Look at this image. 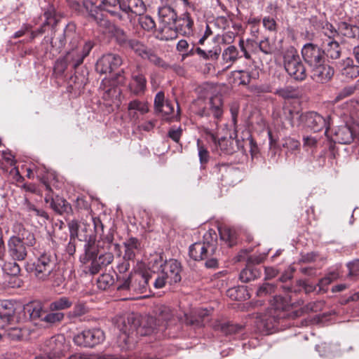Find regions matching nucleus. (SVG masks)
I'll return each instance as SVG.
<instances>
[{
	"label": "nucleus",
	"mask_w": 359,
	"mask_h": 359,
	"mask_svg": "<svg viewBox=\"0 0 359 359\" xmlns=\"http://www.w3.org/2000/svg\"><path fill=\"white\" fill-rule=\"evenodd\" d=\"M157 320L153 316H146L141 320L140 317L130 315L119 328L118 343L123 348H129L136 342L138 335L150 334L156 328Z\"/></svg>",
	"instance_id": "obj_1"
},
{
	"label": "nucleus",
	"mask_w": 359,
	"mask_h": 359,
	"mask_svg": "<svg viewBox=\"0 0 359 359\" xmlns=\"http://www.w3.org/2000/svg\"><path fill=\"white\" fill-rule=\"evenodd\" d=\"M189 256L196 261H205L208 269L218 267L217 235L210 229L203 236V242H197L189 247Z\"/></svg>",
	"instance_id": "obj_2"
},
{
	"label": "nucleus",
	"mask_w": 359,
	"mask_h": 359,
	"mask_svg": "<svg viewBox=\"0 0 359 359\" xmlns=\"http://www.w3.org/2000/svg\"><path fill=\"white\" fill-rule=\"evenodd\" d=\"M74 25L69 24L64 31V36L69 40L71 46L64 57L74 69L83 63L84 58L89 55L94 47V43L90 40L86 41L81 48L79 47L80 36L76 33Z\"/></svg>",
	"instance_id": "obj_3"
},
{
	"label": "nucleus",
	"mask_w": 359,
	"mask_h": 359,
	"mask_svg": "<svg viewBox=\"0 0 359 359\" xmlns=\"http://www.w3.org/2000/svg\"><path fill=\"white\" fill-rule=\"evenodd\" d=\"M83 5L89 16L96 22L100 32L104 34L115 36L120 44L127 46V41L130 39H127L125 32L105 18L102 8L91 1H84Z\"/></svg>",
	"instance_id": "obj_4"
},
{
	"label": "nucleus",
	"mask_w": 359,
	"mask_h": 359,
	"mask_svg": "<svg viewBox=\"0 0 359 359\" xmlns=\"http://www.w3.org/2000/svg\"><path fill=\"white\" fill-rule=\"evenodd\" d=\"M156 262L157 264L159 262L161 271L160 273H156L154 282L155 288H162L166 283L172 285L181 280V265L176 259H170L163 264V260L160 257L159 261Z\"/></svg>",
	"instance_id": "obj_5"
},
{
	"label": "nucleus",
	"mask_w": 359,
	"mask_h": 359,
	"mask_svg": "<svg viewBox=\"0 0 359 359\" xmlns=\"http://www.w3.org/2000/svg\"><path fill=\"white\" fill-rule=\"evenodd\" d=\"M283 65L285 71L294 79L304 81L306 78L305 65L294 47L290 46L284 51Z\"/></svg>",
	"instance_id": "obj_6"
},
{
	"label": "nucleus",
	"mask_w": 359,
	"mask_h": 359,
	"mask_svg": "<svg viewBox=\"0 0 359 359\" xmlns=\"http://www.w3.org/2000/svg\"><path fill=\"white\" fill-rule=\"evenodd\" d=\"M271 305L272 308L269 309L268 313L259 317L258 326L262 331L269 332L274 327L280 318V314L277 313L284 310L287 305V302L282 297L275 296L273 300L271 301Z\"/></svg>",
	"instance_id": "obj_7"
},
{
	"label": "nucleus",
	"mask_w": 359,
	"mask_h": 359,
	"mask_svg": "<svg viewBox=\"0 0 359 359\" xmlns=\"http://www.w3.org/2000/svg\"><path fill=\"white\" fill-rule=\"evenodd\" d=\"M117 11L130 22L135 20L137 16H141L147 11V6L143 0H118Z\"/></svg>",
	"instance_id": "obj_8"
},
{
	"label": "nucleus",
	"mask_w": 359,
	"mask_h": 359,
	"mask_svg": "<svg viewBox=\"0 0 359 359\" xmlns=\"http://www.w3.org/2000/svg\"><path fill=\"white\" fill-rule=\"evenodd\" d=\"M104 332L97 327L84 330L74 337V342L80 346L93 348L104 341Z\"/></svg>",
	"instance_id": "obj_9"
},
{
	"label": "nucleus",
	"mask_w": 359,
	"mask_h": 359,
	"mask_svg": "<svg viewBox=\"0 0 359 359\" xmlns=\"http://www.w3.org/2000/svg\"><path fill=\"white\" fill-rule=\"evenodd\" d=\"M33 266L32 272L34 276L44 281L50 279L55 268V263L50 255L44 253L34 262Z\"/></svg>",
	"instance_id": "obj_10"
},
{
	"label": "nucleus",
	"mask_w": 359,
	"mask_h": 359,
	"mask_svg": "<svg viewBox=\"0 0 359 359\" xmlns=\"http://www.w3.org/2000/svg\"><path fill=\"white\" fill-rule=\"evenodd\" d=\"M147 83V81L142 67L140 65H136L130 72V81L128 84L130 92L135 96H142L146 92Z\"/></svg>",
	"instance_id": "obj_11"
},
{
	"label": "nucleus",
	"mask_w": 359,
	"mask_h": 359,
	"mask_svg": "<svg viewBox=\"0 0 359 359\" xmlns=\"http://www.w3.org/2000/svg\"><path fill=\"white\" fill-rule=\"evenodd\" d=\"M201 106L197 111V114L200 116H210L212 115L215 118L219 119L223 114V101L219 95H215L204 102V105Z\"/></svg>",
	"instance_id": "obj_12"
},
{
	"label": "nucleus",
	"mask_w": 359,
	"mask_h": 359,
	"mask_svg": "<svg viewBox=\"0 0 359 359\" xmlns=\"http://www.w3.org/2000/svg\"><path fill=\"white\" fill-rule=\"evenodd\" d=\"M65 348V337L62 334L53 336L44 344V352L48 359H59Z\"/></svg>",
	"instance_id": "obj_13"
},
{
	"label": "nucleus",
	"mask_w": 359,
	"mask_h": 359,
	"mask_svg": "<svg viewBox=\"0 0 359 359\" xmlns=\"http://www.w3.org/2000/svg\"><path fill=\"white\" fill-rule=\"evenodd\" d=\"M304 60L311 67L325 62V52L318 46L312 43L305 44L302 48Z\"/></svg>",
	"instance_id": "obj_14"
},
{
	"label": "nucleus",
	"mask_w": 359,
	"mask_h": 359,
	"mask_svg": "<svg viewBox=\"0 0 359 359\" xmlns=\"http://www.w3.org/2000/svg\"><path fill=\"white\" fill-rule=\"evenodd\" d=\"M123 62L121 56L108 53L102 55L97 62L96 71L101 74H107L116 69Z\"/></svg>",
	"instance_id": "obj_15"
},
{
	"label": "nucleus",
	"mask_w": 359,
	"mask_h": 359,
	"mask_svg": "<svg viewBox=\"0 0 359 359\" xmlns=\"http://www.w3.org/2000/svg\"><path fill=\"white\" fill-rule=\"evenodd\" d=\"M329 120L330 116H328L325 118L316 112L309 111L304 114L303 123L314 132H318L325 128V133H327L330 126Z\"/></svg>",
	"instance_id": "obj_16"
},
{
	"label": "nucleus",
	"mask_w": 359,
	"mask_h": 359,
	"mask_svg": "<svg viewBox=\"0 0 359 359\" xmlns=\"http://www.w3.org/2000/svg\"><path fill=\"white\" fill-rule=\"evenodd\" d=\"M28 247L19 238L11 236L8 241V253L13 261H23L28 255Z\"/></svg>",
	"instance_id": "obj_17"
},
{
	"label": "nucleus",
	"mask_w": 359,
	"mask_h": 359,
	"mask_svg": "<svg viewBox=\"0 0 359 359\" xmlns=\"http://www.w3.org/2000/svg\"><path fill=\"white\" fill-rule=\"evenodd\" d=\"M21 310H22V305L19 303L8 299L0 301V313L5 315L12 321H22Z\"/></svg>",
	"instance_id": "obj_18"
},
{
	"label": "nucleus",
	"mask_w": 359,
	"mask_h": 359,
	"mask_svg": "<svg viewBox=\"0 0 359 359\" xmlns=\"http://www.w3.org/2000/svg\"><path fill=\"white\" fill-rule=\"evenodd\" d=\"M156 272L151 271H145L135 274L133 282L132 283V290L138 292L144 293L149 287V281H155Z\"/></svg>",
	"instance_id": "obj_19"
},
{
	"label": "nucleus",
	"mask_w": 359,
	"mask_h": 359,
	"mask_svg": "<svg viewBox=\"0 0 359 359\" xmlns=\"http://www.w3.org/2000/svg\"><path fill=\"white\" fill-rule=\"evenodd\" d=\"M21 316H22V321L27 318L26 314L28 315V318L30 320L35 321L42 318L45 311H43V304L40 302H30L25 305H22Z\"/></svg>",
	"instance_id": "obj_20"
},
{
	"label": "nucleus",
	"mask_w": 359,
	"mask_h": 359,
	"mask_svg": "<svg viewBox=\"0 0 359 359\" xmlns=\"http://www.w3.org/2000/svg\"><path fill=\"white\" fill-rule=\"evenodd\" d=\"M334 69L324 62L311 67V78L317 83H325L331 80L334 75Z\"/></svg>",
	"instance_id": "obj_21"
},
{
	"label": "nucleus",
	"mask_w": 359,
	"mask_h": 359,
	"mask_svg": "<svg viewBox=\"0 0 359 359\" xmlns=\"http://www.w3.org/2000/svg\"><path fill=\"white\" fill-rule=\"evenodd\" d=\"M127 109L128 117L134 122L139 120L140 115H144L149 111L148 102L138 99L130 101Z\"/></svg>",
	"instance_id": "obj_22"
},
{
	"label": "nucleus",
	"mask_w": 359,
	"mask_h": 359,
	"mask_svg": "<svg viewBox=\"0 0 359 359\" xmlns=\"http://www.w3.org/2000/svg\"><path fill=\"white\" fill-rule=\"evenodd\" d=\"M355 136V132L353 127L346 124L340 126L335 129L332 136V140L336 143L348 144L353 142Z\"/></svg>",
	"instance_id": "obj_23"
},
{
	"label": "nucleus",
	"mask_w": 359,
	"mask_h": 359,
	"mask_svg": "<svg viewBox=\"0 0 359 359\" xmlns=\"http://www.w3.org/2000/svg\"><path fill=\"white\" fill-rule=\"evenodd\" d=\"M336 33L337 31L332 29H330V33H325V34L329 36L330 39L323 51L327 57L332 60L338 59L341 55V48L339 43L331 39V37L334 36Z\"/></svg>",
	"instance_id": "obj_24"
},
{
	"label": "nucleus",
	"mask_w": 359,
	"mask_h": 359,
	"mask_svg": "<svg viewBox=\"0 0 359 359\" xmlns=\"http://www.w3.org/2000/svg\"><path fill=\"white\" fill-rule=\"evenodd\" d=\"M239 58V52L234 46L226 48L222 54V65L224 69L230 68Z\"/></svg>",
	"instance_id": "obj_25"
},
{
	"label": "nucleus",
	"mask_w": 359,
	"mask_h": 359,
	"mask_svg": "<svg viewBox=\"0 0 359 359\" xmlns=\"http://www.w3.org/2000/svg\"><path fill=\"white\" fill-rule=\"evenodd\" d=\"M283 117L287 120L291 126H299L303 124L304 119V114L290 106H285L283 107Z\"/></svg>",
	"instance_id": "obj_26"
},
{
	"label": "nucleus",
	"mask_w": 359,
	"mask_h": 359,
	"mask_svg": "<svg viewBox=\"0 0 359 359\" xmlns=\"http://www.w3.org/2000/svg\"><path fill=\"white\" fill-rule=\"evenodd\" d=\"M14 229L17 236H13L14 238H19L26 246L28 248L32 247L36 243V238L34 234L29 230L23 228L20 224H16L14 226Z\"/></svg>",
	"instance_id": "obj_27"
},
{
	"label": "nucleus",
	"mask_w": 359,
	"mask_h": 359,
	"mask_svg": "<svg viewBox=\"0 0 359 359\" xmlns=\"http://www.w3.org/2000/svg\"><path fill=\"white\" fill-rule=\"evenodd\" d=\"M123 259L133 260L136 253L140 250V242L136 238L131 237L123 243Z\"/></svg>",
	"instance_id": "obj_28"
},
{
	"label": "nucleus",
	"mask_w": 359,
	"mask_h": 359,
	"mask_svg": "<svg viewBox=\"0 0 359 359\" xmlns=\"http://www.w3.org/2000/svg\"><path fill=\"white\" fill-rule=\"evenodd\" d=\"M175 24L176 29L182 34L190 35L192 34L194 21L188 12H185L182 17L177 20Z\"/></svg>",
	"instance_id": "obj_29"
},
{
	"label": "nucleus",
	"mask_w": 359,
	"mask_h": 359,
	"mask_svg": "<svg viewBox=\"0 0 359 359\" xmlns=\"http://www.w3.org/2000/svg\"><path fill=\"white\" fill-rule=\"evenodd\" d=\"M85 253L81 257V261L83 264L90 262L92 259H95L99 257V250L97 245L95 241L89 240L84 247Z\"/></svg>",
	"instance_id": "obj_30"
},
{
	"label": "nucleus",
	"mask_w": 359,
	"mask_h": 359,
	"mask_svg": "<svg viewBox=\"0 0 359 359\" xmlns=\"http://www.w3.org/2000/svg\"><path fill=\"white\" fill-rule=\"evenodd\" d=\"M210 137L215 144L218 146L223 152L231 154L235 151L233 140L231 138L222 137L217 140L214 134H211Z\"/></svg>",
	"instance_id": "obj_31"
},
{
	"label": "nucleus",
	"mask_w": 359,
	"mask_h": 359,
	"mask_svg": "<svg viewBox=\"0 0 359 359\" xmlns=\"http://www.w3.org/2000/svg\"><path fill=\"white\" fill-rule=\"evenodd\" d=\"M214 329L228 335L241 332L243 327L238 324L217 322L214 324Z\"/></svg>",
	"instance_id": "obj_32"
},
{
	"label": "nucleus",
	"mask_w": 359,
	"mask_h": 359,
	"mask_svg": "<svg viewBox=\"0 0 359 359\" xmlns=\"http://www.w3.org/2000/svg\"><path fill=\"white\" fill-rule=\"evenodd\" d=\"M118 2V0H102L100 4L97 6L117 18L119 20H122L123 16L117 11Z\"/></svg>",
	"instance_id": "obj_33"
},
{
	"label": "nucleus",
	"mask_w": 359,
	"mask_h": 359,
	"mask_svg": "<svg viewBox=\"0 0 359 359\" xmlns=\"http://www.w3.org/2000/svg\"><path fill=\"white\" fill-rule=\"evenodd\" d=\"M50 208L60 215L72 212L71 205L65 199L58 196L51 201Z\"/></svg>",
	"instance_id": "obj_34"
},
{
	"label": "nucleus",
	"mask_w": 359,
	"mask_h": 359,
	"mask_svg": "<svg viewBox=\"0 0 359 359\" xmlns=\"http://www.w3.org/2000/svg\"><path fill=\"white\" fill-rule=\"evenodd\" d=\"M157 316L158 325H160V323L163 324V323L168 324L175 320L174 311L166 306H161L158 309Z\"/></svg>",
	"instance_id": "obj_35"
},
{
	"label": "nucleus",
	"mask_w": 359,
	"mask_h": 359,
	"mask_svg": "<svg viewBox=\"0 0 359 359\" xmlns=\"http://www.w3.org/2000/svg\"><path fill=\"white\" fill-rule=\"evenodd\" d=\"M73 305L72 301L67 297H61L53 301L49 304L50 311H59L69 309Z\"/></svg>",
	"instance_id": "obj_36"
},
{
	"label": "nucleus",
	"mask_w": 359,
	"mask_h": 359,
	"mask_svg": "<svg viewBox=\"0 0 359 359\" xmlns=\"http://www.w3.org/2000/svg\"><path fill=\"white\" fill-rule=\"evenodd\" d=\"M221 240L225 241L229 246H232L236 239V231L229 226H224L219 228Z\"/></svg>",
	"instance_id": "obj_37"
},
{
	"label": "nucleus",
	"mask_w": 359,
	"mask_h": 359,
	"mask_svg": "<svg viewBox=\"0 0 359 359\" xmlns=\"http://www.w3.org/2000/svg\"><path fill=\"white\" fill-rule=\"evenodd\" d=\"M261 275L259 269L256 267L248 266L243 269L240 273V280L243 283L253 280Z\"/></svg>",
	"instance_id": "obj_38"
},
{
	"label": "nucleus",
	"mask_w": 359,
	"mask_h": 359,
	"mask_svg": "<svg viewBox=\"0 0 359 359\" xmlns=\"http://www.w3.org/2000/svg\"><path fill=\"white\" fill-rule=\"evenodd\" d=\"M126 47L133 50L135 54L142 59L149 50L147 46L136 39H130L127 41Z\"/></svg>",
	"instance_id": "obj_39"
},
{
	"label": "nucleus",
	"mask_w": 359,
	"mask_h": 359,
	"mask_svg": "<svg viewBox=\"0 0 359 359\" xmlns=\"http://www.w3.org/2000/svg\"><path fill=\"white\" fill-rule=\"evenodd\" d=\"M236 80H238L239 85L246 86L249 84L252 79H255V74L247 70L235 71L233 73Z\"/></svg>",
	"instance_id": "obj_40"
},
{
	"label": "nucleus",
	"mask_w": 359,
	"mask_h": 359,
	"mask_svg": "<svg viewBox=\"0 0 359 359\" xmlns=\"http://www.w3.org/2000/svg\"><path fill=\"white\" fill-rule=\"evenodd\" d=\"M345 64V67L341 70L343 75L350 79L359 76V66L353 65L352 60L348 58Z\"/></svg>",
	"instance_id": "obj_41"
},
{
	"label": "nucleus",
	"mask_w": 359,
	"mask_h": 359,
	"mask_svg": "<svg viewBox=\"0 0 359 359\" xmlns=\"http://www.w3.org/2000/svg\"><path fill=\"white\" fill-rule=\"evenodd\" d=\"M68 359H127L125 356L118 355H104L99 358L84 353H76L69 357Z\"/></svg>",
	"instance_id": "obj_42"
},
{
	"label": "nucleus",
	"mask_w": 359,
	"mask_h": 359,
	"mask_svg": "<svg viewBox=\"0 0 359 359\" xmlns=\"http://www.w3.org/2000/svg\"><path fill=\"white\" fill-rule=\"evenodd\" d=\"M143 59H147L154 65L164 69H168L169 67V65L150 48H149Z\"/></svg>",
	"instance_id": "obj_43"
},
{
	"label": "nucleus",
	"mask_w": 359,
	"mask_h": 359,
	"mask_svg": "<svg viewBox=\"0 0 359 359\" xmlns=\"http://www.w3.org/2000/svg\"><path fill=\"white\" fill-rule=\"evenodd\" d=\"M276 94L283 99L297 98L299 96V91L294 87L285 86L276 90Z\"/></svg>",
	"instance_id": "obj_44"
},
{
	"label": "nucleus",
	"mask_w": 359,
	"mask_h": 359,
	"mask_svg": "<svg viewBox=\"0 0 359 359\" xmlns=\"http://www.w3.org/2000/svg\"><path fill=\"white\" fill-rule=\"evenodd\" d=\"M357 27V26L351 25L346 22H341L339 24L338 29L344 36L355 39L357 31H355V29Z\"/></svg>",
	"instance_id": "obj_45"
},
{
	"label": "nucleus",
	"mask_w": 359,
	"mask_h": 359,
	"mask_svg": "<svg viewBox=\"0 0 359 359\" xmlns=\"http://www.w3.org/2000/svg\"><path fill=\"white\" fill-rule=\"evenodd\" d=\"M138 21L141 27L147 32H151L156 27L155 21L150 15L142 14Z\"/></svg>",
	"instance_id": "obj_46"
},
{
	"label": "nucleus",
	"mask_w": 359,
	"mask_h": 359,
	"mask_svg": "<svg viewBox=\"0 0 359 359\" xmlns=\"http://www.w3.org/2000/svg\"><path fill=\"white\" fill-rule=\"evenodd\" d=\"M65 318V314L62 312H55L51 311L45 315L43 314L42 322L48 323V324H55L57 323H60Z\"/></svg>",
	"instance_id": "obj_47"
},
{
	"label": "nucleus",
	"mask_w": 359,
	"mask_h": 359,
	"mask_svg": "<svg viewBox=\"0 0 359 359\" xmlns=\"http://www.w3.org/2000/svg\"><path fill=\"white\" fill-rule=\"evenodd\" d=\"M114 283V279L111 275L109 273H103L98 278L97 285L100 289L105 290L111 286Z\"/></svg>",
	"instance_id": "obj_48"
},
{
	"label": "nucleus",
	"mask_w": 359,
	"mask_h": 359,
	"mask_svg": "<svg viewBox=\"0 0 359 359\" xmlns=\"http://www.w3.org/2000/svg\"><path fill=\"white\" fill-rule=\"evenodd\" d=\"M2 337H7L13 340L20 339L22 337V330L19 327H13L10 324L4 332H2Z\"/></svg>",
	"instance_id": "obj_49"
},
{
	"label": "nucleus",
	"mask_w": 359,
	"mask_h": 359,
	"mask_svg": "<svg viewBox=\"0 0 359 359\" xmlns=\"http://www.w3.org/2000/svg\"><path fill=\"white\" fill-rule=\"evenodd\" d=\"M283 147L286 149L287 153L294 154L299 149L300 142L291 137H286L283 140Z\"/></svg>",
	"instance_id": "obj_50"
},
{
	"label": "nucleus",
	"mask_w": 359,
	"mask_h": 359,
	"mask_svg": "<svg viewBox=\"0 0 359 359\" xmlns=\"http://www.w3.org/2000/svg\"><path fill=\"white\" fill-rule=\"evenodd\" d=\"M88 312V308L84 303L79 302L76 304L73 308V310L69 311L67 314L69 318L72 319L78 317H81L85 315Z\"/></svg>",
	"instance_id": "obj_51"
},
{
	"label": "nucleus",
	"mask_w": 359,
	"mask_h": 359,
	"mask_svg": "<svg viewBox=\"0 0 359 359\" xmlns=\"http://www.w3.org/2000/svg\"><path fill=\"white\" fill-rule=\"evenodd\" d=\"M276 285L274 284L264 283L259 287L257 290V296L259 297H264L275 292Z\"/></svg>",
	"instance_id": "obj_52"
},
{
	"label": "nucleus",
	"mask_w": 359,
	"mask_h": 359,
	"mask_svg": "<svg viewBox=\"0 0 359 359\" xmlns=\"http://www.w3.org/2000/svg\"><path fill=\"white\" fill-rule=\"evenodd\" d=\"M197 147L198 150V157L200 160L201 167L204 169L205 164L208 162L210 158L209 152L207 149L201 144V140H197Z\"/></svg>",
	"instance_id": "obj_53"
},
{
	"label": "nucleus",
	"mask_w": 359,
	"mask_h": 359,
	"mask_svg": "<svg viewBox=\"0 0 359 359\" xmlns=\"http://www.w3.org/2000/svg\"><path fill=\"white\" fill-rule=\"evenodd\" d=\"M337 274L332 273L327 276L321 278L317 285L318 287V292H325L327 291V285H329L334 280L337 279Z\"/></svg>",
	"instance_id": "obj_54"
},
{
	"label": "nucleus",
	"mask_w": 359,
	"mask_h": 359,
	"mask_svg": "<svg viewBox=\"0 0 359 359\" xmlns=\"http://www.w3.org/2000/svg\"><path fill=\"white\" fill-rule=\"evenodd\" d=\"M14 262H6L4 265V271L11 276H16L20 274L21 269L18 264Z\"/></svg>",
	"instance_id": "obj_55"
},
{
	"label": "nucleus",
	"mask_w": 359,
	"mask_h": 359,
	"mask_svg": "<svg viewBox=\"0 0 359 359\" xmlns=\"http://www.w3.org/2000/svg\"><path fill=\"white\" fill-rule=\"evenodd\" d=\"M44 17L46 20L43 25H55L56 24L55 20V10L53 6H49L47 10L44 12Z\"/></svg>",
	"instance_id": "obj_56"
},
{
	"label": "nucleus",
	"mask_w": 359,
	"mask_h": 359,
	"mask_svg": "<svg viewBox=\"0 0 359 359\" xmlns=\"http://www.w3.org/2000/svg\"><path fill=\"white\" fill-rule=\"evenodd\" d=\"M355 88L353 86H346L342 88L334 98V102H338L347 97L352 95L355 92Z\"/></svg>",
	"instance_id": "obj_57"
},
{
	"label": "nucleus",
	"mask_w": 359,
	"mask_h": 359,
	"mask_svg": "<svg viewBox=\"0 0 359 359\" xmlns=\"http://www.w3.org/2000/svg\"><path fill=\"white\" fill-rule=\"evenodd\" d=\"M259 50L264 54H271L273 51V46L271 44L269 39L266 38L259 43Z\"/></svg>",
	"instance_id": "obj_58"
},
{
	"label": "nucleus",
	"mask_w": 359,
	"mask_h": 359,
	"mask_svg": "<svg viewBox=\"0 0 359 359\" xmlns=\"http://www.w3.org/2000/svg\"><path fill=\"white\" fill-rule=\"evenodd\" d=\"M68 227L70 233V238L75 241L79 237L78 231L79 228V222L76 220H71L68 223Z\"/></svg>",
	"instance_id": "obj_59"
},
{
	"label": "nucleus",
	"mask_w": 359,
	"mask_h": 359,
	"mask_svg": "<svg viewBox=\"0 0 359 359\" xmlns=\"http://www.w3.org/2000/svg\"><path fill=\"white\" fill-rule=\"evenodd\" d=\"M161 40L168 41L176 37V32L170 27H165L162 29L161 35L158 36Z\"/></svg>",
	"instance_id": "obj_60"
},
{
	"label": "nucleus",
	"mask_w": 359,
	"mask_h": 359,
	"mask_svg": "<svg viewBox=\"0 0 359 359\" xmlns=\"http://www.w3.org/2000/svg\"><path fill=\"white\" fill-rule=\"evenodd\" d=\"M102 259V256H99L97 259H92L90 261V266H89V271L92 274L97 273L102 266L101 260Z\"/></svg>",
	"instance_id": "obj_61"
},
{
	"label": "nucleus",
	"mask_w": 359,
	"mask_h": 359,
	"mask_svg": "<svg viewBox=\"0 0 359 359\" xmlns=\"http://www.w3.org/2000/svg\"><path fill=\"white\" fill-rule=\"evenodd\" d=\"M165 95L163 91H159L154 98V109L157 111L165 103Z\"/></svg>",
	"instance_id": "obj_62"
},
{
	"label": "nucleus",
	"mask_w": 359,
	"mask_h": 359,
	"mask_svg": "<svg viewBox=\"0 0 359 359\" xmlns=\"http://www.w3.org/2000/svg\"><path fill=\"white\" fill-rule=\"evenodd\" d=\"M220 52H221L220 48H214L211 50L205 51V55H204L203 59L211 60H217L220 55Z\"/></svg>",
	"instance_id": "obj_63"
},
{
	"label": "nucleus",
	"mask_w": 359,
	"mask_h": 359,
	"mask_svg": "<svg viewBox=\"0 0 359 359\" xmlns=\"http://www.w3.org/2000/svg\"><path fill=\"white\" fill-rule=\"evenodd\" d=\"M263 25L266 29L271 32L276 31V22L273 18L270 17L264 18Z\"/></svg>",
	"instance_id": "obj_64"
}]
</instances>
